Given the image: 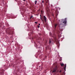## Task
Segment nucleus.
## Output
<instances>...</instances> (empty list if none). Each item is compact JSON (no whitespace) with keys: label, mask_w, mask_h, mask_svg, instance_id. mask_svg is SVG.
Returning <instances> with one entry per match:
<instances>
[{"label":"nucleus","mask_w":75,"mask_h":75,"mask_svg":"<svg viewBox=\"0 0 75 75\" xmlns=\"http://www.w3.org/2000/svg\"><path fill=\"white\" fill-rule=\"evenodd\" d=\"M63 24L64 23L63 25H66V24H67V18L63 19Z\"/></svg>","instance_id":"1"},{"label":"nucleus","mask_w":75,"mask_h":75,"mask_svg":"<svg viewBox=\"0 0 75 75\" xmlns=\"http://www.w3.org/2000/svg\"><path fill=\"white\" fill-rule=\"evenodd\" d=\"M6 33H8L9 34H13V33L11 32V31L10 30H7V31H6Z\"/></svg>","instance_id":"2"},{"label":"nucleus","mask_w":75,"mask_h":75,"mask_svg":"<svg viewBox=\"0 0 75 75\" xmlns=\"http://www.w3.org/2000/svg\"><path fill=\"white\" fill-rule=\"evenodd\" d=\"M43 19L44 21H45V22H46L47 21V18H46V17H45V16H43Z\"/></svg>","instance_id":"3"},{"label":"nucleus","mask_w":75,"mask_h":75,"mask_svg":"<svg viewBox=\"0 0 75 75\" xmlns=\"http://www.w3.org/2000/svg\"><path fill=\"white\" fill-rule=\"evenodd\" d=\"M57 71V69L55 68H54L52 71V72H55Z\"/></svg>","instance_id":"4"},{"label":"nucleus","mask_w":75,"mask_h":75,"mask_svg":"<svg viewBox=\"0 0 75 75\" xmlns=\"http://www.w3.org/2000/svg\"><path fill=\"white\" fill-rule=\"evenodd\" d=\"M51 39H50L49 41V44H51Z\"/></svg>","instance_id":"5"},{"label":"nucleus","mask_w":75,"mask_h":75,"mask_svg":"<svg viewBox=\"0 0 75 75\" xmlns=\"http://www.w3.org/2000/svg\"><path fill=\"white\" fill-rule=\"evenodd\" d=\"M5 71L4 70H2L1 72L2 73H4V72Z\"/></svg>","instance_id":"6"},{"label":"nucleus","mask_w":75,"mask_h":75,"mask_svg":"<svg viewBox=\"0 0 75 75\" xmlns=\"http://www.w3.org/2000/svg\"><path fill=\"white\" fill-rule=\"evenodd\" d=\"M66 65H67L66 64V66H65V67H64V70L65 71H66Z\"/></svg>","instance_id":"7"},{"label":"nucleus","mask_w":75,"mask_h":75,"mask_svg":"<svg viewBox=\"0 0 75 75\" xmlns=\"http://www.w3.org/2000/svg\"><path fill=\"white\" fill-rule=\"evenodd\" d=\"M60 65L62 67H63V66H64V64L62 63V64H60Z\"/></svg>","instance_id":"8"},{"label":"nucleus","mask_w":75,"mask_h":75,"mask_svg":"<svg viewBox=\"0 0 75 75\" xmlns=\"http://www.w3.org/2000/svg\"><path fill=\"white\" fill-rule=\"evenodd\" d=\"M57 25H58V24H56L55 25V28H56V27H57Z\"/></svg>","instance_id":"9"},{"label":"nucleus","mask_w":75,"mask_h":75,"mask_svg":"<svg viewBox=\"0 0 75 75\" xmlns=\"http://www.w3.org/2000/svg\"><path fill=\"white\" fill-rule=\"evenodd\" d=\"M37 1H35V5L37 4Z\"/></svg>","instance_id":"10"},{"label":"nucleus","mask_w":75,"mask_h":75,"mask_svg":"<svg viewBox=\"0 0 75 75\" xmlns=\"http://www.w3.org/2000/svg\"><path fill=\"white\" fill-rule=\"evenodd\" d=\"M40 19H41L42 21H43V19H42L41 18V17H40Z\"/></svg>","instance_id":"11"},{"label":"nucleus","mask_w":75,"mask_h":75,"mask_svg":"<svg viewBox=\"0 0 75 75\" xmlns=\"http://www.w3.org/2000/svg\"><path fill=\"white\" fill-rule=\"evenodd\" d=\"M41 14H43V12H42V11H41Z\"/></svg>","instance_id":"12"},{"label":"nucleus","mask_w":75,"mask_h":75,"mask_svg":"<svg viewBox=\"0 0 75 75\" xmlns=\"http://www.w3.org/2000/svg\"><path fill=\"white\" fill-rule=\"evenodd\" d=\"M61 72H62V70H61L59 71V72H60V73H61Z\"/></svg>","instance_id":"13"},{"label":"nucleus","mask_w":75,"mask_h":75,"mask_svg":"<svg viewBox=\"0 0 75 75\" xmlns=\"http://www.w3.org/2000/svg\"><path fill=\"white\" fill-rule=\"evenodd\" d=\"M38 28H40V26L38 25Z\"/></svg>","instance_id":"14"},{"label":"nucleus","mask_w":75,"mask_h":75,"mask_svg":"<svg viewBox=\"0 0 75 75\" xmlns=\"http://www.w3.org/2000/svg\"><path fill=\"white\" fill-rule=\"evenodd\" d=\"M52 35V34L51 33H50V35Z\"/></svg>","instance_id":"15"},{"label":"nucleus","mask_w":75,"mask_h":75,"mask_svg":"<svg viewBox=\"0 0 75 75\" xmlns=\"http://www.w3.org/2000/svg\"><path fill=\"white\" fill-rule=\"evenodd\" d=\"M32 17H33V16H31L30 17V19H31V18H32Z\"/></svg>","instance_id":"16"},{"label":"nucleus","mask_w":75,"mask_h":75,"mask_svg":"<svg viewBox=\"0 0 75 75\" xmlns=\"http://www.w3.org/2000/svg\"><path fill=\"white\" fill-rule=\"evenodd\" d=\"M35 24H38V23H37V22H35Z\"/></svg>","instance_id":"17"},{"label":"nucleus","mask_w":75,"mask_h":75,"mask_svg":"<svg viewBox=\"0 0 75 75\" xmlns=\"http://www.w3.org/2000/svg\"><path fill=\"white\" fill-rule=\"evenodd\" d=\"M42 3H44V1H42Z\"/></svg>","instance_id":"18"},{"label":"nucleus","mask_w":75,"mask_h":75,"mask_svg":"<svg viewBox=\"0 0 75 75\" xmlns=\"http://www.w3.org/2000/svg\"><path fill=\"white\" fill-rule=\"evenodd\" d=\"M53 37H55V35H53Z\"/></svg>","instance_id":"19"},{"label":"nucleus","mask_w":75,"mask_h":75,"mask_svg":"<svg viewBox=\"0 0 75 75\" xmlns=\"http://www.w3.org/2000/svg\"><path fill=\"white\" fill-rule=\"evenodd\" d=\"M39 25H40V23L39 24Z\"/></svg>","instance_id":"20"},{"label":"nucleus","mask_w":75,"mask_h":75,"mask_svg":"<svg viewBox=\"0 0 75 75\" xmlns=\"http://www.w3.org/2000/svg\"><path fill=\"white\" fill-rule=\"evenodd\" d=\"M40 17H41V15H40Z\"/></svg>","instance_id":"21"},{"label":"nucleus","mask_w":75,"mask_h":75,"mask_svg":"<svg viewBox=\"0 0 75 75\" xmlns=\"http://www.w3.org/2000/svg\"><path fill=\"white\" fill-rule=\"evenodd\" d=\"M23 1H25V0H23Z\"/></svg>","instance_id":"22"}]
</instances>
